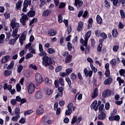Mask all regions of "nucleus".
Wrapping results in <instances>:
<instances>
[{
    "label": "nucleus",
    "instance_id": "nucleus-64",
    "mask_svg": "<svg viewBox=\"0 0 125 125\" xmlns=\"http://www.w3.org/2000/svg\"><path fill=\"white\" fill-rule=\"evenodd\" d=\"M119 49V46L118 45H114L113 47V50L115 52H117Z\"/></svg>",
    "mask_w": 125,
    "mask_h": 125
},
{
    "label": "nucleus",
    "instance_id": "nucleus-38",
    "mask_svg": "<svg viewBox=\"0 0 125 125\" xmlns=\"http://www.w3.org/2000/svg\"><path fill=\"white\" fill-rule=\"evenodd\" d=\"M19 119H20V115H16L12 118V121L13 122H17Z\"/></svg>",
    "mask_w": 125,
    "mask_h": 125
},
{
    "label": "nucleus",
    "instance_id": "nucleus-31",
    "mask_svg": "<svg viewBox=\"0 0 125 125\" xmlns=\"http://www.w3.org/2000/svg\"><path fill=\"white\" fill-rule=\"evenodd\" d=\"M58 91L59 93H60V94H61V96H63V91H64V87L61 86V87H59L58 88Z\"/></svg>",
    "mask_w": 125,
    "mask_h": 125
},
{
    "label": "nucleus",
    "instance_id": "nucleus-7",
    "mask_svg": "<svg viewBox=\"0 0 125 125\" xmlns=\"http://www.w3.org/2000/svg\"><path fill=\"white\" fill-rule=\"evenodd\" d=\"M43 112H44V110H43V105L42 104L40 105L38 108H37L36 110L37 115H41V114H43Z\"/></svg>",
    "mask_w": 125,
    "mask_h": 125
},
{
    "label": "nucleus",
    "instance_id": "nucleus-9",
    "mask_svg": "<svg viewBox=\"0 0 125 125\" xmlns=\"http://www.w3.org/2000/svg\"><path fill=\"white\" fill-rule=\"evenodd\" d=\"M83 72H84L85 77H89L90 78V77L92 76L93 72L91 71H90L88 72V70H87V68H84Z\"/></svg>",
    "mask_w": 125,
    "mask_h": 125
},
{
    "label": "nucleus",
    "instance_id": "nucleus-21",
    "mask_svg": "<svg viewBox=\"0 0 125 125\" xmlns=\"http://www.w3.org/2000/svg\"><path fill=\"white\" fill-rule=\"evenodd\" d=\"M36 15V12L34 10H30L27 13V16L29 17H34Z\"/></svg>",
    "mask_w": 125,
    "mask_h": 125
},
{
    "label": "nucleus",
    "instance_id": "nucleus-40",
    "mask_svg": "<svg viewBox=\"0 0 125 125\" xmlns=\"http://www.w3.org/2000/svg\"><path fill=\"white\" fill-rule=\"evenodd\" d=\"M73 72V69L72 68H67L66 70V76H69Z\"/></svg>",
    "mask_w": 125,
    "mask_h": 125
},
{
    "label": "nucleus",
    "instance_id": "nucleus-53",
    "mask_svg": "<svg viewBox=\"0 0 125 125\" xmlns=\"http://www.w3.org/2000/svg\"><path fill=\"white\" fill-rule=\"evenodd\" d=\"M16 89L18 92H20V90H21V86L20 85V84L19 83L17 84Z\"/></svg>",
    "mask_w": 125,
    "mask_h": 125
},
{
    "label": "nucleus",
    "instance_id": "nucleus-28",
    "mask_svg": "<svg viewBox=\"0 0 125 125\" xmlns=\"http://www.w3.org/2000/svg\"><path fill=\"white\" fill-rule=\"evenodd\" d=\"M47 51L49 54H53V53H55V52H56L55 49H53L52 48H48Z\"/></svg>",
    "mask_w": 125,
    "mask_h": 125
},
{
    "label": "nucleus",
    "instance_id": "nucleus-59",
    "mask_svg": "<svg viewBox=\"0 0 125 125\" xmlns=\"http://www.w3.org/2000/svg\"><path fill=\"white\" fill-rule=\"evenodd\" d=\"M55 87L58 88L59 87V83H58V80H55L54 81Z\"/></svg>",
    "mask_w": 125,
    "mask_h": 125
},
{
    "label": "nucleus",
    "instance_id": "nucleus-29",
    "mask_svg": "<svg viewBox=\"0 0 125 125\" xmlns=\"http://www.w3.org/2000/svg\"><path fill=\"white\" fill-rule=\"evenodd\" d=\"M12 29H14L15 28H18V30L19 29V27H20V25L19 23L14 22V23L12 24Z\"/></svg>",
    "mask_w": 125,
    "mask_h": 125
},
{
    "label": "nucleus",
    "instance_id": "nucleus-13",
    "mask_svg": "<svg viewBox=\"0 0 125 125\" xmlns=\"http://www.w3.org/2000/svg\"><path fill=\"white\" fill-rule=\"evenodd\" d=\"M51 10L49 9H46L43 11L42 15L44 17H47V16H49V15H50V14H51Z\"/></svg>",
    "mask_w": 125,
    "mask_h": 125
},
{
    "label": "nucleus",
    "instance_id": "nucleus-36",
    "mask_svg": "<svg viewBox=\"0 0 125 125\" xmlns=\"http://www.w3.org/2000/svg\"><path fill=\"white\" fill-rule=\"evenodd\" d=\"M70 78L72 81H75L76 79H77V75H76V74H75V73H72L70 75Z\"/></svg>",
    "mask_w": 125,
    "mask_h": 125
},
{
    "label": "nucleus",
    "instance_id": "nucleus-39",
    "mask_svg": "<svg viewBox=\"0 0 125 125\" xmlns=\"http://www.w3.org/2000/svg\"><path fill=\"white\" fill-rule=\"evenodd\" d=\"M22 70H23V66L22 65L20 64L17 69V72L20 74V73L22 72Z\"/></svg>",
    "mask_w": 125,
    "mask_h": 125
},
{
    "label": "nucleus",
    "instance_id": "nucleus-24",
    "mask_svg": "<svg viewBox=\"0 0 125 125\" xmlns=\"http://www.w3.org/2000/svg\"><path fill=\"white\" fill-rule=\"evenodd\" d=\"M48 120V117L47 116V115H45L43 116L42 118L41 123H42V124H45V123H46Z\"/></svg>",
    "mask_w": 125,
    "mask_h": 125
},
{
    "label": "nucleus",
    "instance_id": "nucleus-23",
    "mask_svg": "<svg viewBox=\"0 0 125 125\" xmlns=\"http://www.w3.org/2000/svg\"><path fill=\"white\" fill-rule=\"evenodd\" d=\"M12 74V71L11 70H6L4 72V75L5 76V77H9V76H10Z\"/></svg>",
    "mask_w": 125,
    "mask_h": 125
},
{
    "label": "nucleus",
    "instance_id": "nucleus-52",
    "mask_svg": "<svg viewBox=\"0 0 125 125\" xmlns=\"http://www.w3.org/2000/svg\"><path fill=\"white\" fill-rule=\"evenodd\" d=\"M32 113H33L32 110H27L26 111H24V115L26 116V115H30V114H32Z\"/></svg>",
    "mask_w": 125,
    "mask_h": 125
},
{
    "label": "nucleus",
    "instance_id": "nucleus-51",
    "mask_svg": "<svg viewBox=\"0 0 125 125\" xmlns=\"http://www.w3.org/2000/svg\"><path fill=\"white\" fill-rule=\"evenodd\" d=\"M73 106L74 104H73V103H70L67 106L68 110H69V111H72V109H73Z\"/></svg>",
    "mask_w": 125,
    "mask_h": 125
},
{
    "label": "nucleus",
    "instance_id": "nucleus-3",
    "mask_svg": "<svg viewBox=\"0 0 125 125\" xmlns=\"http://www.w3.org/2000/svg\"><path fill=\"white\" fill-rule=\"evenodd\" d=\"M35 79L37 83L41 84L43 82V78L40 73H37L35 75Z\"/></svg>",
    "mask_w": 125,
    "mask_h": 125
},
{
    "label": "nucleus",
    "instance_id": "nucleus-26",
    "mask_svg": "<svg viewBox=\"0 0 125 125\" xmlns=\"http://www.w3.org/2000/svg\"><path fill=\"white\" fill-rule=\"evenodd\" d=\"M17 33H18V28H16L13 31L12 37L13 38H15V37H16V36H17L18 35V34H17Z\"/></svg>",
    "mask_w": 125,
    "mask_h": 125
},
{
    "label": "nucleus",
    "instance_id": "nucleus-35",
    "mask_svg": "<svg viewBox=\"0 0 125 125\" xmlns=\"http://www.w3.org/2000/svg\"><path fill=\"white\" fill-rule=\"evenodd\" d=\"M4 38H5L4 34H1L0 35V43H3L4 42Z\"/></svg>",
    "mask_w": 125,
    "mask_h": 125
},
{
    "label": "nucleus",
    "instance_id": "nucleus-60",
    "mask_svg": "<svg viewBox=\"0 0 125 125\" xmlns=\"http://www.w3.org/2000/svg\"><path fill=\"white\" fill-rule=\"evenodd\" d=\"M4 16H5V19H9L10 18V14L9 13L6 12L4 14Z\"/></svg>",
    "mask_w": 125,
    "mask_h": 125
},
{
    "label": "nucleus",
    "instance_id": "nucleus-57",
    "mask_svg": "<svg viewBox=\"0 0 125 125\" xmlns=\"http://www.w3.org/2000/svg\"><path fill=\"white\" fill-rule=\"evenodd\" d=\"M114 121H116L117 122H119L120 121L121 118L120 117V115H116L113 116Z\"/></svg>",
    "mask_w": 125,
    "mask_h": 125
},
{
    "label": "nucleus",
    "instance_id": "nucleus-10",
    "mask_svg": "<svg viewBox=\"0 0 125 125\" xmlns=\"http://www.w3.org/2000/svg\"><path fill=\"white\" fill-rule=\"evenodd\" d=\"M35 97L36 98V99H41V98L42 97V91L40 90L37 91L35 93Z\"/></svg>",
    "mask_w": 125,
    "mask_h": 125
},
{
    "label": "nucleus",
    "instance_id": "nucleus-46",
    "mask_svg": "<svg viewBox=\"0 0 125 125\" xmlns=\"http://www.w3.org/2000/svg\"><path fill=\"white\" fill-rule=\"evenodd\" d=\"M101 37H102L103 39L106 40L107 38V34H106L104 32H103L100 34Z\"/></svg>",
    "mask_w": 125,
    "mask_h": 125
},
{
    "label": "nucleus",
    "instance_id": "nucleus-37",
    "mask_svg": "<svg viewBox=\"0 0 125 125\" xmlns=\"http://www.w3.org/2000/svg\"><path fill=\"white\" fill-rule=\"evenodd\" d=\"M22 6V2L21 0H19L18 2L16 3V8L17 9H19Z\"/></svg>",
    "mask_w": 125,
    "mask_h": 125
},
{
    "label": "nucleus",
    "instance_id": "nucleus-44",
    "mask_svg": "<svg viewBox=\"0 0 125 125\" xmlns=\"http://www.w3.org/2000/svg\"><path fill=\"white\" fill-rule=\"evenodd\" d=\"M6 42L9 41V39H10V37H11V34H10V32H6Z\"/></svg>",
    "mask_w": 125,
    "mask_h": 125
},
{
    "label": "nucleus",
    "instance_id": "nucleus-34",
    "mask_svg": "<svg viewBox=\"0 0 125 125\" xmlns=\"http://www.w3.org/2000/svg\"><path fill=\"white\" fill-rule=\"evenodd\" d=\"M15 114L17 116H20V108L19 107H17L16 108Z\"/></svg>",
    "mask_w": 125,
    "mask_h": 125
},
{
    "label": "nucleus",
    "instance_id": "nucleus-20",
    "mask_svg": "<svg viewBox=\"0 0 125 125\" xmlns=\"http://www.w3.org/2000/svg\"><path fill=\"white\" fill-rule=\"evenodd\" d=\"M119 35V32L116 29H114L112 30V35L113 38H117Z\"/></svg>",
    "mask_w": 125,
    "mask_h": 125
},
{
    "label": "nucleus",
    "instance_id": "nucleus-49",
    "mask_svg": "<svg viewBox=\"0 0 125 125\" xmlns=\"http://www.w3.org/2000/svg\"><path fill=\"white\" fill-rule=\"evenodd\" d=\"M104 75L106 78H109V77H110V69L106 70Z\"/></svg>",
    "mask_w": 125,
    "mask_h": 125
},
{
    "label": "nucleus",
    "instance_id": "nucleus-19",
    "mask_svg": "<svg viewBox=\"0 0 125 125\" xmlns=\"http://www.w3.org/2000/svg\"><path fill=\"white\" fill-rule=\"evenodd\" d=\"M83 21H80L78 23V26L77 27L78 32H81L83 30Z\"/></svg>",
    "mask_w": 125,
    "mask_h": 125
},
{
    "label": "nucleus",
    "instance_id": "nucleus-58",
    "mask_svg": "<svg viewBox=\"0 0 125 125\" xmlns=\"http://www.w3.org/2000/svg\"><path fill=\"white\" fill-rule=\"evenodd\" d=\"M33 56V54L31 53H28L26 55L25 57V59H30V58H32Z\"/></svg>",
    "mask_w": 125,
    "mask_h": 125
},
{
    "label": "nucleus",
    "instance_id": "nucleus-30",
    "mask_svg": "<svg viewBox=\"0 0 125 125\" xmlns=\"http://www.w3.org/2000/svg\"><path fill=\"white\" fill-rule=\"evenodd\" d=\"M65 7H66V3L64 2H61L59 5V9H62V8H64Z\"/></svg>",
    "mask_w": 125,
    "mask_h": 125
},
{
    "label": "nucleus",
    "instance_id": "nucleus-62",
    "mask_svg": "<svg viewBox=\"0 0 125 125\" xmlns=\"http://www.w3.org/2000/svg\"><path fill=\"white\" fill-rule=\"evenodd\" d=\"M63 22L64 23L65 27H68L69 26V21L68 20L64 19Z\"/></svg>",
    "mask_w": 125,
    "mask_h": 125
},
{
    "label": "nucleus",
    "instance_id": "nucleus-16",
    "mask_svg": "<svg viewBox=\"0 0 125 125\" xmlns=\"http://www.w3.org/2000/svg\"><path fill=\"white\" fill-rule=\"evenodd\" d=\"M10 59V56L9 55H6L4 56L1 59V62L4 64V63H6L8 60Z\"/></svg>",
    "mask_w": 125,
    "mask_h": 125
},
{
    "label": "nucleus",
    "instance_id": "nucleus-1",
    "mask_svg": "<svg viewBox=\"0 0 125 125\" xmlns=\"http://www.w3.org/2000/svg\"><path fill=\"white\" fill-rule=\"evenodd\" d=\"M42 63L45 67L50 66L52 64V60L51 58L48 57L47 56H44L42 58Z\"/></svg>",
    "mask_w": 125,
    "mask_h": 125
},
{
    "label": "nucleus",
    "instance_id": "nucleus-8",
    "mask_svg": "<svg viewBox=\"0 0 125 125\" xmlns=\"http://www.w3.org/2000/svg\"><path fill=\"white\" fill-rule=\"evenodd\" d=\"M26 40V35L25 34V31H23L22 34H21V36L19 38V42L22 45L23 43H24V41Z\"/></svg>",
    "mask_w": 125,
    "mask_h": 125
},
{
    "label": "nucleus",
    "instance_id": "nucleus-41",
    "mask_svg": "<svg viewBox=\"0 0 125 125\" xmlns=\"http://www.w3.org/2000/svg\"><path fill=\"white\" fill-rule=\"evenodd\" d=\"M29 68H31V69H33V70H38V67H37V65H36V64H30Z\"/></svg>",
    "mask_w": 125,
    "mask_h": 125
},
{
    "label": "nucleus",
    "instance_id": "nucleus-48",
    "mask_svg": "<svg viewBox=\"0 0 125 125\" xmlns=\"http://www.w3.org/2000/svg\"><path fill=\"white\" fill-rule=\"evenodd\" d=\"M119 74L120 76H123V77H125V71L124 69H121L119 70Z\"/></svg>",
    "mask_w": 125,
    "mask_h": 125
},
{
    "label": "nucleus",
    "instance_id": "nucleus-4",
    "mask_svg": "<svg viewBox=\"0 0 125 125\" xmlns=\"http://www.w3.org/2000/svg\"><path fill=\"white\" fill-rule=\"evenodd\" d=\"M112 94V92L110 89H107L104 91V92L102 93V97L103 98H106V97H109V96H111V95Z\"/></svg>",
    "mask_w": 125,
    "mask_h": 125
},
{
    "label": "nucleus",
    "instance_id": "nucleus-22",
    "mask_svg": "<svg viewBox=\"0 0 125 125\" xmlns=\"http://www.w3.org/2000/svg\"><path fill=\"white\" fill-rule=\"evenodd\" d=\"M96 20L98 24H99V25H101L103 23L102 18H101V17H100V15H98L96 17Z\"/></svg>",
    "mask_w": 125,
    "mask_h": 125
},
{
    "label": "nucleus",
    "instance_id": "nucleus-14",
    "mask_svg": "<svg viewBox=\"0 0 125 125\" xmlns=\"http://www.w3.org/2000/svg\"><path fill=\"white\" fill-rule=\"evenodd\" d=\"M112 82H113V79L111 77H109L104 80V84L105 85L111 84V83H112Z\"/></svg>",
    "mask_w": 125,
    "mask_h": 125
},
{
    "label": "nucleus",
    "instance_id": "nucleus-17",
    "mask_svg": "<svg viewBox=\"0 0 125 125\" xmlns=\"http://www.w3.org/2000/svg\"><path fill=\"white\" fill-rule=\"evenodd\" d=\"M101 114H100L98 116V118L99 120H101V121L105 119V118H106V113H105L104 112H100Z\"/></svg>",
    "mask_w": 125,
    "mask_h": 125
},
{
    "label": "nucleus",
    "instance_id": "nucleus-63",
    "mask_svg": "<svg viewBox=\"0 0 125 125\" xmlns=\"http://www.w3.org/2000/svg\"><path fill=\"white\" fill-rule=\"evenodd\" d=\"M105 109L106 110H109V109H110V103H106L105 104Z\"/></svg>",
    "mask_w": 125,
    "mask_h": 125
},
{
    "label": "nucleus",
    "instance_id": "nucleus-33",
    "mask_svg": "<svg viewBox=\"0 0 125 125\" xmlns=\"http://www.w3.org/2000/svg\"><path fill=\"white\" fill-rule=\"evenodd\" d=\"M99 111L100 113L104 112L105 111V109H104V104H101L99 105Z\"/></svg>",
    "mask_w": 125,
    "mask_h": 125
},
{
    "label": "nucleus",
    "instance_id": "nucleus-56",
    "mask_svg": "<svg viewBox=\"0 0 125 125\" xmlns=\"http://www.w3.org/2000/svg\"><path fill=\"white\" fill-rule=\"evenodd\" d=\"M102 46H103V45H99L97 47V51L98 52H101L102 51Z\"/></svg>",
    "mask_w": 125,
    "mask_h": 125
},
{
    "label": "nucleus",
    "instance_id": "nucleus-45",
    "mask_svg": "<svg viewBox=\"0 0 125 125\" xmlns=\"http://www.w3.org/2000/svg\"><path fill=\"white\" fill-rule=\"evenodd\" d=\"M67 28V32L68 35H70L71 34V32H72V26L69 25L68 27H66Z\"/></svg>",
    "mask_w": 125,
    "mask_h": 125
},
{
    "label": "nucleus",
    "instance_id": "nucleus-50",
    "mask_svg": "<svg viewBox=\"0 0 125 125\" xmlns=\"http://www.w3.org/2000/svg\"><path fill=\"white\" fill-rule=\"evenodd\" d=\"M59 81H60V84H61L62 86H64V85H65V84L64 83V79H63V78H60L59 79Z\"/></svg>",
    "mask_w": 125,
    "mask_h": 125
},
{
    "label": "nucleus",
    "instance_id": "nucleus-6",
    "mask_svg": "<svg viewBox=\"0 0 125 125\" xmlns=\"http://www.w3.org/2000/svg\"><path fill=\"white\" fill-rule=\"evenodd\" d=\"M57 34V31L54 29V28H50L47 32V35H48L49 37H54Z\"/></svg>",
    "mask_w": 125,
    "mask_h": 125
},
{
    "label": "nucleus",
    "instance_id": "nucleus-15",
    "mask_svg": "<svg viewBox=\"0 0 125 125\" xmlns=\"http://www.w3.org/2000/svg\"><path fill=\"white\" fill-rule=\"evenodd\" d=\"M29 5V4H28V1L27 0H25L23 2V7L22 8V12H27V7H28V6Z\"/></svg>",
    "mask_w": 125,
    "mask_h": 125
},
{
    "label": "nucleus",
    "instance_id": "nucleus-2",
    "mask_svg": "<svg viewBox=\"0 0 125 125\" xmlns=\"http://www.w3.org/2000/svg\"><path fill=\"white\" fill-rule=\"evenodd\" d=\"M90 36H91V31L89 30L85 35L84 40L83 38L81 39L80 42L83 46H86L87 45V42H88V39L90 38Z\"/></svg>",
    "mask_w": 125,
    "mask_h": 125
},
{
    "label": "nucleus",
    "instance_id": "nucleus-11",
    "mask_svg": "<svg viewBox=\"0 0 125 125\" xmlns=\"http://www.w3.org/2000/svg\"><path fill=\"white\" fill-rule=\"evenodd\" d=\"M87 61L90 63V67L92 71L94 70V66H93V60L90 57L87 58Z\"/></svg>",
    "mask_w": 125,
    "mask_h": 125
},
{
    "label": "nucleus",
    "instance_id": "nucleus-18",
    "mask_svg": "<svg viewBox=\"0 0 125 125\" xmlns=\"http://www.w3.org/2000/svg\"><path fill=\"white\" fill-rule=\"evenodd\" d=\"M44 82L46 85H52V81L48 77H46L44 79Z\"/></svg>",
    "mask_w": 125,
    "mask_h": 125
},
{
    "label": "nucleus",
    "instance_id": "nucleus-5",
    "mask_svg": "<svg viewBox=\"0 0 125 125\" xmlns=\"http://www.w3.org/2000/svg\"><path fill=\"white\" fill-rule=\"evenodd\" d=\"M27 90L28 91V93L30 94H32V93H34L35 92V85L34 83H31L27 86Z\"/></svg>",
    "mask_w": 125,
    "mask_h": 125
},
{
    "label": "nucleus",
    "instance_id": "nucleus-55",
    "mask_svg": "<svg viewBox=\"0 0 125 125\" xmlns=\"http://www.w3.org/2000/svg\"><path fill=\"white\" fill-rule=\"evenodd\" d=\"M98 96V88H95L94 89V97Z\"/></svg>",
    "mask_w": 125,
    "mask_h": 125
},
{
    "label": "nucleus",
    "instance_id": "nucleus-43",
    "mask_svg": "<svg viewBox=\"0 0 125 125\" xmlns=\"http://www.w3.org/2000/svg\"><path fill=\"white\" fill-rule=\"evenodd\" d=\"M120 15H121V18H122V19H125V11H124V10H120Z\"/></svg>",
    "mask_w": 125,
    "mask_h": 125
},
{
    "label": "nucleus",
    "instance_id": "nucleus-12",
    "mask_svg": "<svg viewBox=\"0 0 125 125\" xmlns=\"http://www.w3.org/2000/svg\"><path fill=\"white\" fill-rule=\"evenodd\" d=\"M72 58H73V56H72V55L71 54L68 55V56L65 57V63H66V64L68 63H71V62H72Z\"/></svg>",
    "mask_w": 125,
    "mask_h": 125
},
{
    "label": "nucleus",
    "instance_id": "nucleus-27",
    "mask_svg": "<svg viewBox=\"0 0 125 125\" xmlns=\"http://www.w3.org/2000/svg\"><path fill=\"white\" fill-rule=\"evenodd\" d=\"M14 67V61H12L9 65L7 67V70H11Z\"/></svg>",
    "mask_w": 125,
    "mask_h": 125
},
{
    "label": "nucleus",
    "instance_id": "nucleus-61",
    "mask_svg": "<svg viewBox=\"0 0 125 125\" xmlns=\"http://www.w3.org/2000/svg\"><path fill=\"white\" fill-rule=\"evenodd\" d=\"M17 103V101L15 99H12L11 100V104L13 105H16V104Z\"/></svg>",
    "mask_w": 125,
    "mask_h": 125
},
{
    "label": "nucleus",
    "instance_id": "nucleus-47",
    "mask_svg": "<svg viewBox=\"0 0 125 125\" xmlns=\"http://www.w3.org/2000/svg\"><path fill=\"white\" fill-rule=\"evenodd\" d=\"M72 43H71V42H67V49H68V50L69 51H72Z\"/></svg>",
    "mask_w": 125,
    "mask_h": 125
},
{
    "label": "nucleus",
    "instance_id": "nucleus-32",
    "mask_svg": "<svg viewBox=\"0 0 125 125\" xmlns=\"http://www.w3.org/2000/svg\"><path fill=\"white\" fill-rule=\"evenodd\" d=\"M58 20L60 24H61L63 22V17H62V15L60 14L58 15Z\"/></svg>",
    "mask_w": 125,
    "mask_h": 125
},
{
    "label": "nucleus",
    "instance_id": "nucleus-25",
    "mask_svg": "<svg viewBox=\"0 0 125 125\" xmlns=\"http://www.w3.org/2000/svg\"><path fill=\"white\" fill-rule=\"evenodd\" d=\"M65 81H66V83H67L69 87H70V88H72V86H71L72 82L71 81V79H70V78L66 77Z\"/></svg>",
    "mask_w": 125,
    "mask_h": 125
},
{
    "label": "nucleus",
    "instance_id": "nucleus-54",
    "mask_svg": "<svg viewBox=\"0 0 125 125\" xmlns=\"http://www.w3.org/2000/svg\"><path fill=\"white\" fill-rule=\"evenodd\" d=\"M62 70V66H58L56 69H55V72L56 73H58L60 72Z\"/></svg>",
    "mask_w": 125,
    "mask_h": 125
},
{
    "label": "nucleus",
    "instance_id": "nucleus-42",
    "mask_svg": "<svg viewBox=\"0 0 125 125\" xmlns=\"http://www.w3.org/2000/svg\"><path fill=\"white\" fill-rule=\"evenodd\" d=\"M110 63L112 66H116V64H117V61L116 60V59H112L110 61Z\"/></svg>",
    "mask_w": 125,
    "mask_h": 125
}]
</instances>
